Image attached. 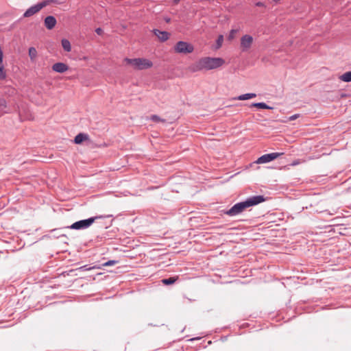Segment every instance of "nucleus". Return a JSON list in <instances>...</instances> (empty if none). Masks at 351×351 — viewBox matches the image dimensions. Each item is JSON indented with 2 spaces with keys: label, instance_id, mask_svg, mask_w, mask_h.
Wrapping results in <instances>:
<instances>
[{
  "label": "nucleus",
  "instance_id": "1",
  "mask_svg": "<svg viewBox=\"0 0 351 351\" xmlns=\"http://www.w3.org/2000/svg\"><path fill=\"white\" fill-rule=\"evenodd\" d=\"M263 202V195H256L247 198L243 202L235 204L230 209L226 212L229 216H235L241 213L245 208Z\"/></svg>",
  "mask_w": 351,
  "mask_h": 351
},
{
  "label": "nucleus",
  "instance_id": "2",
  "mask_svg": "<svg viewBox=\"0 0 351 351\" xmlns=\"http://www.w3.org/2000/svg\"><path fill=\"white\" fill-rule=\"evenodd\" d=\"M225 61L221 58L205 57L200 58L191 66L193 71H198L203 69L211 70L220 67L224 64Z\"/></svg>",
  "mask_w": 351,
  "mask_h": 351
},
{
  "label": "nucleus",
  "instance_id": "3",
  "mask_svg": "<svg viewBox=\"0 0 351 351\" xmlns=\"http://www.w3.org/2000/svg\"><path fill=\"white\" fill-rule=\"evenodd\" d=\"M124 62L126 64L131 65L134 69L137 70H143L146 69H149L152 66V62L145 58H125L124 59Z\"/></svg>",
  "mask_w": 351,
  "mask_h": 351
},
{
  "label": "nucleus",
  "instance_id": "4",
  "mask_svg": "<svg viewBox=\"0 0 351 351\" xmlns=\"http://www.w3.org/2000/svg\"><path fill=\"white\" fill-rule=\"evenodd\" d=\"M104 217V216L99 215V216L90 217L86 219L80 220V221H77L73 223V224H71L69 228L71 229H73V230L86 229L88 227H90L95 222V221L96 219H101Z\"/></svg>",
  "mask_w": 351,
  "mask_h": 351
},
{
  "label": "nucleus",
  "instance_id": "5",
  "mask_svg": "<svg viewBox=\"0 0 351 351\" xmlns=\"http://www.w3.org/2000/svg\"><path fill=\"white\" fill-rule=\"evenodd\" d=\"M193 50V45L185 41H178L174 46V51L178 53L188 54Z\"/></svg>",
  "mask_w": 351,
  "mask_h": 351
},
{
  "label": "nucleus",
  "instance_id": "6",
  "mask_svg": "<svg viewBox=\"0 0 351 351\" xmlns=\"http://www.w3.org/2000/svg\"><path fill=\"white\" fill-rule=\"evenodd\" d=\"M43 8V4L41 2L38 3L36 5H34L29 8L23 14V17L28 18L34 14L38 13Z\"/></svg>",
  "mask_w": 351,
  "mask_h": 351
},
{
  "label": "nucleus",
  "instance_id": "7",
  "mask_svg": "<svg viewBox=\"0 0 351 351\" xmlns=\"http://www.w3.org/2000/svg\"><path fill=\"white\" fill-rule=\"evenodd\" d=\"M253 43V38L250 35H244L241 38V47L243 51L248 50Z\"/></svg>",
  "mask_w": 351,
  "mask_h": 351
},
{
  "label": "nucleus",
  "instance_id": "8",
  "mask_svg": "<svg viewBox=\"0 0 351 351\" xmlns=\"http://www.w3.org/2000/svg\"><path fill=\"white\" fill-rule=\"evenodd\" d=\"M52 70L56 73H62L69 70V66L63 62H57L53 64Z\"/></svg>",
  "mask_w": 351,
  "mask_h": 351
},
{
  "label": "nucleus",
  "instance_id": "9",
  "mask_svg": "<svg viewBox=\"0 0 351 351\" xmlns=\"http://www.w3.org/2000/svg\"><path fill=\"white\" fill-rule=\"evenodd\" d=\"M44 23L48 29H52L56 26L57 21L53 16H48L45 19Z\"/></svg>",
  "mask_w": 351,
  "mask_h": 351
},
{
  "label": "nucleus",
  "instance_id": "10",
  "mask_svg": "<svg viewBox=\"0 0 351 351\" xmlns=\"http://www.w3.org/2000/svg\"><path fill=\"white\" fill-rule=\"evenodd\" d=\"M154 34L161 40L166 41L169 39V34L167 32H162L158 29L154 30Z\"/></svg>",
  "mask_w": 351,
  "mask_h": 351
},
{
  "label": "nucleus",
  "instance_id": "11",
  "mask_svg": "<svg viewBox=\"0 0 351 351\" xmlns=\"http://www.w3.org/2000/svg\"><path fill=\"white\" fill-rule=\"evenodd\" d=\"M89 138L87 134L80 133L75 136L74 143L75 144H81L83 141L88 140Z\"/></svg>",
  "mask_w": 351,
  "mask_h": 351
},
{
  "label": "nucleus",
  "instance_id": "12",
  "mask_svg": "<svg viewBox=\"0 0 351 351\" xmlns=\"http://www.w3.org/2000/svg\"><path fill=\"white\" fill-rule=\"evenodd\" d=\"M282 154V153L277 152L265 154V163H267L274 160Z\"/></svg>",
  "mask_w": 351,
  "mask_h": 351
},
{
  "label": "nucleus",
  "instance_id": "13",
  "mask_svg": "<svg viewBox=\"0 0 351 351\" xmlns=\"http://www.w3.org/2000/svg\"><path fill=\"white\" fill-rule=\"evenodd\" d=\"M256 95L255 93H246L243 95H241L238 97H233L232 100H247L250 99H252L255 97Z\"/></svg>",
  "mask_w": 351,
  "mask_h": 351
},
{
  "label": "nucleus",
  "instance_id": "14",
  "mask_svg": "<svg viewBox=\"0 0 351 351\" xmlns=\"http://www.w3.org/2000/svg\"><path fill=\"white\" fill-rule=\"evenodd\" d=\"M178 280V276H173V277H170L168 278H164L161 281L163 285H173V283H175Z\"/></svg>",
  "mask_w": 351,
  "mask_h": 351
},
{
  "label": "nucleus",
  "instance_id": "15",
  "mask_svg": "<svg viewBox=\"0 0 351 351\" xmlns=\"http://www.w3.org/2000/svg\"><path fill=\"white\" fill-rule=\"evenodd\" d=\"M61 43H62V46L65 51H67V52L71 51V43L69 40L62 39Z\"/></svg>",
  "mask_w": 351,
  "mask_h": 351
},
{
  "label": "nucleus",
  "instance_id": "16",
  "mask_svg": "<svg viewBox=\"0 0 351 351\" xmlns=\"http://www.w3.org/2000/svg\"><path fill=\"white\" fill-rule=\"evenodd\" d=\"M28 53H29V56L32 60H34L37 56V51L33 47H32L29 49Z\"/></svg>",
  "mask_w": 351,
  "mask_h": 351
},
{
  "label": "nucleus",
  "instance_id": "17",
  "mask_svg": "<svg viewBox=\"0 0 351 351\" xmlns=\"http://www.w3.org/2000/svg\"><path fill=\"white\" fill-rule=\"evenodd\" d=\"M341 80L346 82H351V71L346 72L341 76Z\"/></svg>",
  "mask_w": 351,
  "mask_h": 351
},
{
  "label": "nucleus",
  "instance_id": "18",
  "mask_svg": "<svg viewBox=\"0 0 351 351\" xmlns=\"http://www.w3.org/2000/svg\"><path fill=\"white\" fill-rule=\"evenodd\" d=\"M41 3L43 4V8L51 5V3H55V4L60 3L58 0H44V1H41Z\"/></svg>",
  "mask_w": 351,
  "mask_h": 351
},
{
  "label": "nucleus",
  "instance_id": "19",
  "mask_svg": "<svg viewBox=\"0 0 351 351\" xmlns=\"http://www.w3.org/2000/svg\"><path fill=\"white\" fill-rule=\"evenodd\" d=\"M6 71L5 70L3 63L0 64V80H3L6 78Z\"/></svg>",
  "mask_w": 351,
  "mask_h": 351
},
{
  "label": "nucleus",
  "instance_id": "20",
  "mask_svg": "<svg viewBox=\"0 0 351 351\" xmlns=\"http://www.w3.org/2000/svg\"><path fill=\"white\" fill-rule=\"evenodd\" d=\"M150 120L154 121V122H165V120L161 119L159 116L156 114H153L150 117Z\"/></svg>",
  "mask_w": 351,
  "mask_h": 351
},
{
  "label": "nucleus",
  "instance_id": "21",
  "mask_svg": "<svg viewBox=\"0 0 351 351\" xmlns=\"http://www.w3.org/2000/svg\"><path fill=\"white\" fill-rule=\"evenodd\" d=\"M223 41V36L222 35H219L218 36V38L217 39V42H216V44H217L216 48L217 49H219L221 47Z\"/></svg>",
  "mask_w": 351,
  "mask_h": 351
},
{
  "label": "nucleus",
  "instance_id": "22",
  "mask_svg": "<svg viewBox=\"0 0 351 351\" xmlns=\"http://www.w3.org/2000/svg\"><path fill=\"white\" fill-rule=\"evenodd\" d=\"M117 263H118L117 261L111 260V261H108L105 262L104 263H103L102 266H104V267L112 266V265H115Z\"/></svg>",
  "mask_w": 351,
  "mask_h": 351
},
{
  "label": "nucleus",
  "instance_id": "23",
  "mask_svg": "<svg viewBox=\"0 0 351 351\" xmlns=\"http://www.w3.org/2000/svg\"><path fill=\"white\" fill-rule=\"evenodd\" d=\"M250 107H256L260 109H263V102L252 103Z\"/></svg>",
  "mask_w": 351,
  "mask_h": 351
},
{
  "label": "nucleus",
  "instance_id": "24",
  "mask_svg": "<svg viewBox=\"0 0 351 351\" xmlns=\"http://www.w3.org/2000/svg\"><path fill=\"white\" fill-rule=\"evenodd\" d=\"M94 268H95V267H88V265H83V266L77 268V269L82 270V271H88V270H90V269H94Z\"/></svg>",
  "mask_w": 351,
  "mask_h": 351
},
{
  "label": "nucleus",
  "instance_id": "25",
  "mask_svg": "<svg viewBox=\"0 0 351 351\" xmlns=\"http://www.w3.org/2000/svg\"><path fill=\"white\" fill-rule=\"evenodd\" d=\"M251 1H252V3H254V5H256V6H259V7H261V6H263V2H261V1H256V0H251Z\"/></svg>",
  "mask_w": 351,
  "mask_h": 351
},
{
  "label": "nucleus",
  "instance_id": "26",
  "mask_svg": "<svg viewBox=\"0 0 351 351\" xmlns=\"http://www.w3.org/2000/svg\"><path fill=\"white\" fill-rule=\"evenodd\" d=\"M299 117H300L299 114H295L289 117V121H293V120L298 119Z\"/></svg>",
  "mask_w": 351,
  "mask_h": 351
},
{
  "label": "nucleus",
  "instance_id": "27",
  "mask_svg": "<svg viewBox=\"0 0 351 351\" xmlns=\"http://www.w3.org/2000/svg\"><path fill=\"white\" fill-rule=\"evenodd\" d=\"M256 164H262L263 163V156H260L257 160L255 162Z\"/></svg>",
  "mask_w": 351,
  "mask_h": 351
},
{
  "label": "nucleus",
  "instance_id": "28",
  "mask_svg": "<svg viewBox=\"0 0 351 351\" xmlns=\"http://www.w3.org/2000/svg\"><path fill=\"white\" fill-rule=\"evenodd\" d=\"M236 33V30L234 29H232L230 33V35H229V39H232L234 37V34Z\"/></svg>",
  "mask_w": 351,
  "mask_h": 351
},
{
  "label": "nucleus",
  "instance_id": "29",
  "mask_svg": "<svg viewBox=\"0 0 351 351\" xmlns=\"http://www.w3.org/2000/svg\"><path fill=\"white\" fill-rule=\"evenodd\" d=\"M95 32H97V34H101L103 30L100 27H99L96 29Z\"/></svg>",
  "mask_w": 351,
  "mask_h": 351
},
{
  "label": "nucleus",
  "instance_id": "30",
  "mask_svg": "<svg viewBox=\"0 0 351 351\" xmlns=\"http://www.w3.org/2000/svg\"><path fill=\"white\" fill-rule=\"evenodd\" d=\"M265 109H271V108L265 104Z\"/></svg>",
  "mask_w": 351,
  "mask_h": 351
},
{
  "label": "nucleus",
  "instance_id": "31",
  "mask_svg": "<svg viewBox=\"0 0 351 351\" xmlns=\"http://www.w3.org/2000/svg\"><path fill=\"white\" fill-rule=\"evenodd\" d=\"M180 0H173V2L175 3V4H177L179 3Z\"/></svg>",
  "mask_w": 351,
  "mask_h": 351
},
{
  "label": "nucleus",
  "instance_id": "32",
  "mask_svg": "<svg viewBox=\"0 0 351 351\" xmlns=\"http://www.w3.org/2000/svg\"><path fill=\"white\" fill-rule=\"evenodd\" d=\"M165 21H166V22L169 23L170 22V19L169 18H167V19H165Z\"/></svg>",
  "mask_w": 351,
  "mask_h": 351
},
{
  "label": "nucleus",
  "instance_id": "33",
  "mask_svg": "<svg viewBox=\"0 0 351 351\" xmlns=\"http://www.w3.org/2000/svg\"><path fill=\"white\" fill-rule=\"evenodd\" d=\"M197 339H198V338H197ZM195 339H196V338H192V339H191L189 341H194V340H195Z\"/></svg>",
  "mask_w": 351,
  "mask_h": 351
}]
</instances>
